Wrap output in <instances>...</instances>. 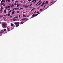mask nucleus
I'll return each mask as SVG.
<instances>
[{"label": "nucleus", "instance_id": "f257e3e1", "mask_svg": "<svg viewBox=\"0 0 63 63\" xmlns=\"http://www.w3.org/2000/svg\"><path fill=\"white\" fill-rule=\"evenodd\" d=\"M7 24L5 23V22H3L2 24V27L3 28H6L7 27Z\"/></svg>", "mask_w": 63, "mask_h": 63}, {"label": "nucleus", "instance_id": "f03ea898", "mask_svg": "<svg viewBox=\"0 0 63 63\" xmlns=\"http://www.w3.org/2000/svg\"><path fill=\"white\" fill-rule=\"evenodd\" d=\"M19 22H15L14 23V24H16V27H18L19 25Z\"/></svg>", "mask_w": 63, "mask_h": 63}, {"label": "nucleus", "instance_id": "7ed1b4c3", "mask_svg": "<svg viewBox=\"0 0 63 63\" xmlns=\"http://www.w3.org/2000/svg\"><path fill=\"white\" fill-rule=\"evenodd\" d=\"M26 19L27 20L26 21H27V19H26V18H23L21 20V21H22V22H23L24 23V22H25H25H23L22 20H23V21H24Z\"/></svg>", "mask_w": 63, "mask_h": 63}, {"label": "nucleus", "instance_id": "20e7f679", "mask_svg": "<svg viewBox=\"0 0 63 63\" xmlns=\"http://www.w3.org/2000/svg\"><path fill=\"white\" fill-rule=\"evenodd\" d=\"M7 30L8 31H10V27H7Z\"/></svg>", "mask_w": 63, "mask_h": 63}, {"label": "nucleus", "instance_id": "39448f33", "mask_svg": "<svg viewBox=\"0 0 63 63\" xmlns=\"http://www.w3.org/2000/svg\"><path fill=\"white\" fill-rule=\"evenodd\" d=\"M4 31H3V30H2L0 31V34H1V33H2L4 32Z\"/></svg>", "mask_w": 63, "mask_h": 63}, {"label": "nucleus", "instance_id": "423d86ee", "mask_svg": "<svg viewBox=\"0 0 63 63\" xmlns=\"http://www.w3.org/2000/svg\"><path fill=\"white\" fill-rule=\"evenodd\" d=\"M15 12L14 11H13L12 13V15H13V14H15Z\"/></svg>", "mask_w": 63, "mask_h": 63}, {"label": "nucleus", "instance_id": "0eeeda50", "mask_svg": "<svg viewBox=\"0 0 63 63\" xmlns=\"http://www.w3.org/2000/svg\"><path fill=\"white\" fill-rule=\"evenodd\" d=\"M29 6V5H28V6H25V8H28V7Z\"/></svg>", "mask_w": 63, "mask_h": 63}, {"label": "nucleus", "instance_id": "6e6552de", "mask_svg": "<svg viewBox=\"0 0 63 63\" xmlns=\"http://www.w3.org/2000/svg\"><path fill=\"white\" fill-rule=\"evenodd\" d=\"M48 1H47L46 2V3H45V4H47V3H48Z\"/></svg>", "mask_w": 63, "mask_h": 63}, {"label": "nucleus", "instance_id": "1a4fd4ad", "mask_svg": "<svg viewBox=\"0 0 63 63\" xmlns=\"http://www.w3.org/2000/svg\"><path fill=\"white\" fill-rule=\"evenodd\" d=\"M18 17V16H16V17H14V18L15 19V18H17Z\"/></svg>", "mask_w": 63, "mask_h": 63}, {"label": "nucleus", "instance_id": "9d476101", "mask_svg": "<svg viewBox=\"0 0 63 63\" xmlns=\"http://www.w3.org/2000/svg\"><path fill=\"white\" fill-rule=\"evenodd\" d=\"M11 25L12 26H14V24H13V23H11Z\"/></svg>", "mask_w": 63, "mask_h": 63}, {"label": "nucleus", "instance_id": "9b49d317", "mask_svg": "<svg viewBox=\"0 0 63 63\" xmlns=\"http://www.w3.org/2000/svg\"><path fill=\"white\" fill-rule=\"evenodd\" d=\"M7 15H8V16H10V15H11V14L10 13L8 14H7Z\"/></svg>", "mask_w": 63, "mask_h": 63}, {"label": "nucleus", "instance_id": "f8f14e48", "mask_svg": "<svg viewBox=\"0 0 63 63\" xmlns=\"http://www.w3.org/2000/svg\"><path fill=\"white\" fill-rule=\"evenodd\" d=\"M15 19L13 18V21H15V20H16V19Z\"/></svg>", "mask_w": 63, "mask_h": 63}, {"label": "nucleus", "instance_id": "ddd939ff", "mask_svg": "<svg viewBox=\"0 0 63 63\" xmlns=\"http://www.w3.org/2000/svg\"><path fill=\"white\" fill-rule=\"evenodd\" d=\"M23 17H24V16H25V17H26V15H23Z\"/></svg>", "mask_w": 63, "mask_h": 63}, {"label": "nucleus", "instance_id": "4468645a", "mask_svg": "<svg viewBox=\"0 0 63 63\" xmlns=\"http://www.w3.org/2000/svg\"><path fill=\"white\" fill-rule=\"evenodd\" d=\"M6 9H5L4 10V13H6Z\"/></svg>", "mask_w": 63, "mask_h": 63}, {"label": "nucleus", "instance_id": "2eb2a0df", "mask_svg": "<svg viewBox=\"0 0 63 63\" xmlns=\"http://www.w3.org/2000/svg\"><path fill=\"white\" fill-rule=\"evenodd\" d=\"M15 10H16H16H18V9H19V8H15Z\"/></svg>", "mask_w": 63, "mask_h": 63}, {"label": "nucleus", "instance_id": "dca6fc26", "mask_svg": "<svg viewBox=\"0 0 63 63\" xmlns=\"http://www.w3.org/2000/svg\"><path fill=\"white\" fill-rule=\"evenodd\" d=\"M12 10H10V11L8 12V13H10L11 12H12Z\"/></svg>", "mask_w": 63, "mask_h": 63}, {"label": "nucleus", "instance_id": "f3484780", "mask_svg": "<svg viewBox=\"0 0 63 63\" xmlns=\"http://www.w3.org/2000/svg\"><path fill=\"white\" fill-rule=\"evenodd\" d=\"M4 0H2L1 2V3H2V2H4Z\"/></svg>", "mask_w": 63, "mask_h": 63}, {"label": "nucleus", "instance_id": "a211bd4d", "mask_svg": "<svg viewBox=\"0 0 63 63\" xmlns=\"http://www.w3.org/2000/svg\"><path fill=\"white\" fill-rule=\"evenodd\" d=\"M38 14H36L35 15V16H38Z\"/></svg>", "mask_w": 63, "mask_h": 63}, {"label": "nucleus", "instance_id": "6ab92c4d", "mask_svg": "<svg viewBox=\"0 0 63 63\" xmlns=\"http://www.w3.org/2000/svg\"><path fill=\"white\" fill-rule=\"evenodd\" d=\"M8 6H6V7H5V9H8Z\"/></svg>", "mask_w": 63, "mask_h": 63}, {"label": "nucleus", "instance_id": "aec40b11", "mask_svg": "<svg viewBox=\"0 0 63 63\" xmlns=\"http://www.w3.org/2000/svg\"><path fill=\"white\" fill-rule=\"evenodd\" d=\"M34 9H35V8H33V9H32L31 11V12H32V11H33V10H34Z\"/></svg>", "mask_w": 63, "mask_h": 63}, {"label": "nucleus", "instance_id": "412c9836", "mask_svg": "<svg viewBox=\"0 0 63 63\" xmlns=\"http://www.w3.org/2000/svg\"><path fill=\"white\" fill-rule=\"evenodd\" d=\"M6 29H4L3 30L4 31H6Z\"/></svg>", "mask_w": 63, "mask_h": 63}, {"label": "nucleus", "instance_id": "4be33fe9", "mask_svg": "<svg viewBox=\"0 0 63 63\" xmlns=\"http://www.w3.org/2000/svg\"><path fill=\"white\" fill-rule=\"evenodd\" d=\"M1 9H2H2H3V8L1 6Z\"/></svg>", "mask_w": 63, "mask_h": 63}, {"label": "nucleus", "instance_id": "5701e85b", "mask_svg": "<svg viewBox=\"0 0 63 63\" xmlns=\"http://www.w3.org/2000/svg\"><path fill=\"white\" fill-rule=\"evenodd\" d=\"M42 4H43V5L44 4H45V2H43V3H42Z\"/></svg>", "mask_w": 63, "mask_h": 63}, {"label": "nucleus", "instance_id": "b1692460", "mask_svg": "<svg viewBox=\"0 0 63 63\" xmlns=\"http://www.w3.org/2000/svg\"><path fill=\"white\" fill-rule=\"evenodd\" d=\"M34 1V3H35L36 2V1H37V0H35Z\"/></svg>", "mask_w": 63, "mask_h": 63}, {"label": "nucleus", "instance_id": "393cba45", "mask_svg": "<svg viewBox=\"0 0 63 63\" xmlns=\"http://www.w3.org/2000/svg\"><path fill=\"white\" fill-rule=\"evenodd\" d=\"M1 5H4V3H2L1 4Z\"/></svg>", "mask_w": 63, "mask_h": 63}, {"label": "nucleus", "instance_id": "a878e982", "mask_svg": "<svg viewBox=\"0 0 63 63\" xmlns=\"http://www.w3.org/2000/svg\"><path fill=\"white\" fill-rule=\"evenodd\" d=\"M14 6V4H12V5L11 7H13V6Z\"/></svg>", "mask_w": 63, "mask_h": 63}, {"label": "nucleus", "instance_id": "bb28decb", "mask_svg": "<svg viewBox=\"0 0 63 63\" xmlns=\"http://www.w3.org/2000/svg\"><path fill=\"white\" fill-rule=\"evenodd\" d=\"M23 9V8H22L20 9L19 10H22V9Z\"/></svg>", "mask_w": 63, "mask_h": 63}, {"label": "nucleus", "instance_id": "cd10ccee", "mask_svg": "<svg viewBox=\"0 0 63 63\" xmlns=\"http://www.w3.org/2000/svg\"><path fill=\"white\" fill-rule=\"evenodd\" d=\"M19 4H17V7H19Z\"/></svg>", "mask_w": 63, "mask_h": 63}, {"label": "nucleus", "instance_id": "c85d7f7f", "mask_svg": "<svg viewBox=\"0 0 63 63\" xmlns=\"http://www.w3.org/2000/svg\"><path fill=\"white\" fill-rule=\"evenodd\" d=\"M35 1V0H33V1H32V2H34Z\"/></svg>", "mask_w": 63, "mask_h": 63}, {"label": "nucleus", "instance_id": "c756f323", "mask_svg": "<svg viewBox=\"0 0 63 63\" xmlns=\"http://www.w3.org/2000/svg\"><path fill=\"white\" fill-rule=\"evenodd\" d=\"M35 16V15H32V16L33 17H34V16Z\"/></svg>", "mask_w": 63, "mask_h": 63}, {"label": "nucleus", "instance_id": "7c9ffc66", "mask_svg": "<svg viewBox=\"0 0 63 63\" xmlns=\"http://www.w3.org/2000/svg\"><path fill=\"white\" fill-rule=\"evenodd\" d=\"M11 5H10V6H8V8H10V7H11Z\"/></svg>", "mask_w": 63, "mask_h": 63}, {"label": "nucleus", "instance_id": "2f4dec72", "mask_svg": "<svg viewBox=\"0 0 63 63\" xmlns=\"http://www.w3.org/2000/svg\"><path fill=\"white\" fill-rule=\"evenodd\" d=\"M29 2H30V1H31V0H28Z\"/></svg>", "mask_w": 63, "mask_h": 63}, {"label": "nucleus", "instance_id": "473e14b6", "mask_svg": "<svg viewBox=\"0 0 63 63\" xmlns=\"http://www.w3.org/2000/svg\"><path fill=\"white\" fill-rule=\"evenodd\" d=\"M46 6H47L46 5H45L44 6V8H45V7H46Z\"/></svg>", "mask_w": 63, "mask_h": 63}, {"label": "nucleus", "instance_id": "72a5a7b5", "mask_svg": "<svg viewBox=\"0 0 63 63\" xmlns=\"http://www.w3.org/2000/svg\"><path fill=\"white\" fill-rule=\"evenodd\" d=\"M39 2H38L37 3L36 5V6H37V5H38V4H39Z\"/></svg>", "mask_w": 63, "mask_h": 63}, {"label": "nucleus", "instance_id": "f704fd0d", "mask_svg": "<svg viewBox=\"0 0 63 63\" xmlns=\"http://www.w3.org/2000/svg\"><path fill=\"white\" fill-rule=\"evenodd\" d=\"M14 5H15V6H16V5H17L16 3H15L14 4Z\"/></svg>", "mask_w": 63, "mask_h": 63}, {"label": "nucleus", "instance_id": "c9c22d12", "mask_svg": "<svg viewBox=\"0 0 63 63\" xmlns=\"http://www.w3.org/2000/svg\"><path fill=\"white\" fill-rule=\"evenodd\" d=\"M21 24H23V22H21Z\"/></svg>", "mask_w": 63, "mask_h": 63}, {"label": "nucleus", "instance_id": "e433bc0d", "mask_svg": "<svg viewBox=\"0 0 63 63\" xmlns=\"http://www.w3.org/2000/svg\"><path fill=\"white\" fill-rule=\"evenodd\" d=\"M8 2H10V0H8Z\"/></svg>", "mask_w": 63, "mask_h": 63}, {"label": "nucleus", "instance_id": "4c0bfd02", "mask_svg": "<svg viewBox=\"0 0 63 63\" xmlns=\"http://www.w3.org/2000/svg\"><path fill=\"white\" fill-rule=\"evenodd\" d=\"M20 2L21 3H22V2H23V1H20Z\"/></svg>", "mask_w": 63, "mask_h": 63}, {"label": "nucleus", "instance_id": "58836bf2", "mask_svg": "<svg viewBox=\"0 0 63 63\" xmlns=\"http://www.w3.org/2000/svg\"><path fill=\"white\" fill-rule=\"evenodd\" d=\"M30 9H31L32 8V7L31 6L29 7Z\"/></svg>", "mask_w": 63, "mask_h": 63}, {"label": "nucleus", "instance_id": "ea45409f", "mask_svg": "<svg viewBox=\"0 0 63 63\" xmlns=\"http://www.w3.org/2000/svg\"><path fill=\"white\" fill-rule=\"evenodd\" d=\"M42 2H40V3H39V4H42Z\"/></svg>", "mask_w": 63, "mask_h": 63}, {"label": "nucleus", "instance_id": "a19ab883", "mask_svg": "<svg viewBox=\"0 0 63 63\" xmlns=\"http://www.w3.org/2000/svg\"><path fill=\"white\" fill-rule=\"evenodd\" d=\"M40 5V3H39V4H38V5L37 6H39V5Z\"/></svg>", "mask_w": 63, "mask_h": 63}, {"label": "nucleus", "instance_id": "79ce46f5", "mask_svg": "<svg viewBox=\"0 0 63 63\" xmlns=\"http://www.w3.org/2000/svg\"><path fill=\"white\" fill-rule=\"evenodd\" d=\"M42 10H43V9H41L40 10V11H42Z\"/></svg>", "mask_w": 63, "mask_h": 63}, {"label": "nucleus", "instance_id": "37998d69", "mask_svg": "<svg viewBox=\"0 0 63 63\" xmlns=\"http://www.w3.org/2000/svg\"><path fill=\"white\" fill-rule=\"evenodd\" d=\"M17 13H19V11H17Z\"/></svg>", "mask_w": 63, "mask_h": 63}, {"label": "nucleus", "instance_id": "c03bdc74", "mask_svg": "<svg viewBox=\"0 0 63 63\" xmlns=\"http://www.w3.org/2000/svg\"><path fill=\"white\" fill-rule=\"evenodd\" d=\"M18 2V1H15V2Z\"/></svg>", "mask_w": 63, "mask_h": 63}, {"label": "nucleus", "instance_id": "a18cd8bd", "mask_svg": "<svg viewBox=\"0 0 63 63\" xmlns=\"http://www.w3.org/2000/svg\"><path fill=\"white\" fill-rule=\"evenodd\" d=\"M5 4H4V5H3V6H5Z\"/></svg>", "mask_w": 63, "mask_h": 63}, {"label": "nucleus", "instance_id": "49530a36", "mask_svg": "<svg viewBox=\"0 0 63 63\" xmlns=\"http://www.w3.org/2000/svg\"><path fill=\"white\" fill-rule=\"evenodd\" d=\"M20 17V15L19 16V17Z\"/></svg>", "mask_w": 63, "mask_h": 63}, {"label": "nucleus", "instance_id": "de8ad7c7", "mask_svg": "<svg viewBox=\"0 0 63 63\" xmlns=\"http://www.w3.org/2000/svg\"><path fill=\"white\" fill-rule=\"evenodd\" d=\"M43 5H44V4H42V5H41V6H43Z\"/></svg>", "mask_w": 63, "mask_h": 63}, {"label": "nucleus", "instance_id": "09e8293b", "mask_svg": "<svg viewBox=\"0 0 63 63\" xmlns=\"http://www.w3.org/2000/svg\"><path fill=\"white\" fill-rule=\"evenodd\" d=\"M2 16H0V17L1 18L2 17Z\"/></svg>", "mask_w": 63, "mask_h": 63}, {"label": "nucleus", "instance_id": "8fccbe9b", "mask_svg": "<svg viewBox=\"0 0 63 63\" xmlns=\"http://www.w3.org/2000/svg\"><path fill=\"white\" fill-rule=\"evenodd\" d=\"M41 1V0H40L39 1V2L40 3Z\"/></svg>", "mask_w": 63, "mask_h": 63}, {"label": "nucleus", "instance_id": "3c124183", "mask_svg": "<svg viewBox=\"0 0 63 63\" xmlns=\"http://www.w3.org/2000/svg\"><path fill=\"white\" fill-rule=\"evenodd\" d=\"M31 6H32V4H31L30 5V7Z\"/></svg>", "mask_w": 63, "mask_h": 63}, {"label": "nucleus", "instance_id": "603ef678", "mask_svg": "<svg viewBox=\"0 0 63 63\" xmlns=\"http://www.w3.org/2000/svg\"><path fill=\"white\" fill-rule=\"evenodd\" d=\"M38 13H39V11H38V12H37V14H38Z\"/></svg>", "mask_w": 63, "mask_h": 63}, {"label": "nucleus", "instance_id": "864d4df0", "mask_svg": "<svg viewBox=\"0 0 63 63\" xmlns=\"http://www.w3.org/2000/svg\"><path fill=\"white\" fill-rule=\"evenodd\" d=\"M12 16H11L10 17H12Z\"/></svg>", "mask_w": 63, "mask_h": 63}, {"label": "nucleus", "instance_id": "5fc2aeb1", "mask_svg": "<svg viewBox=\"0 0 63 63\" xmlns=\"http://www.w3.org/2000/svg\"><path fill=\"white\" fill-rule=\"evenodd\" d=\"M2 11V9H1L0 10V11Z\"/></svg>", "mask_w": 63, "mask_h": 63}, {"label": "nucleus", "instance_id": "6e6d98bb", "mask_svg": "<svg viewBox=\"0 0 63 63\" xmlns=\"http://www.w3.org/2000/svg\"><path fill=\"white\" fill-rule=\"evenodd\" d=\"M11 10V9L10 8L9 9H8V10Z\"/></svg>", "mask_w": 63, "mask_h": 63}, {"label": "nucleus", "instance_id": "4d7b16f0", "mask_svg": "<svg viewBox=\"0 0 63 63\" xmlns=\"http://www.w3.org/2000/svg\"><path fill=\"white\" fill-rule=\"evenodd\" d=\"M48 7H49L48 6L47 8H46V9H47V8H48Z\"/></svg>", "mask_w": 63, "mask_h": 63}, {"label": "nucleus", "instance_id": "13d9d810", "mask_svg": "<svg viewBox=\"0 0 63 63\" xmlns=\"http://www.w3.org/2000/svg\"><path fill=\"white\" fill-rule=\"evenodd\" d=\"M19 6H21L20 4H19Z\"/></svg>", "mask_w": 63, "mask_h": 63}, {"label": "nucleus", "instance_id": "bf43d9fd", "mask_svg": "<svg viewBox=\"0 0 63 63\" xmlns=\"http://www.w3.org/2000/svg\"><path fill=\"white\" fill-rule=\"evenodd\" d=\"M19 24H21V22L19 23Z\"/></svg>", "mask_w": 63, "mask_h": 63}, {"label": "nucleus", "instance_id": "052dcab7", "mask_svg": "<svg viewBox=\"0 0 63 63\" xmlns=\"http://www.w3.org/2000/svg\"><path fill=\"white\" fill-rule=\"evenodd\" d=\"M13 11H14L15 10V9H13Z\"/></svg>", "mask_w": 63, "mask_h": 63}, {"label": "nucleus", "instance_id": "680f3d73", "mask_svg": "<svg viewBox=\"0 0 63 63\" xmlns=\"http://www.w3.org/2000/svg\"><path fill=\"white\" fill-rule=\"evenodd\" d=\"M52 4H52H52H51V5H52Z\"/></svg>", "mask_w": 63, "mask_h": 63}, {"label": "nucleus", "instance_id": "e2e57ef3", "mask_svg": "<svg viewBox=\"0 0 63 63\" xmlns=\"http://www.w3.org/2000/svg\"><path fill=\"white\" fill-rule=\"evenodd\" d=\"M0 13H2V12L1 11L0 12Z\"/></svg>", "mask_w": 63, "mask_h": 63}, {"label": "nucleus", "instance_id": "0e129e2a", "mask_svg": "<svg viewBox=\"0 0 63 63\" xmlns=\"http://www.w3.org/2000/svg\"><path fill=\"white\" fill-rule=\"evenodd\" d=\"M36 12V11H35L34 13H35Z\"/></svg>", "mask_w": 63, "mask_h": 63}, {"label": "nucleus", "instance_id": "69168bd1", "mask_svg": "<svg viewBox=\"0 0 63 63\" xmlns=\"http://www.w3.org/2000/svg\"><path fill=\"white\" fill-rule=\"evenodd\" d=\"M46 4H47V5H48V4L47 3H46Z\"/></svg>", "mask_w": 63, "mask_h": 63}, {"label": "nucleus", "instance_id": "338daca9", "mask_svg": "<svg viewBox=\"0 0 63 63\" xmlns=\"http://www.w3.org/2000/svg\"><path fill=\"white\" fill-rule=\"evenodd\" d=\"M1 22H0V24H1Z\"/></svg>", "mask_w": 63, "mask_h": 63}, {"label": "nucleus", "instance_id": "774afa93", "mask_svg": "<svg viewBox=\"0 0 63 63\" xmlns=\"http://www.w3.org/2000/svg\"><path fill=\"white\" fill-rule=\"evenodd\" d=\"M51 6V4H50L49 5V6Z\"/></svg>", "mask_w": 63, "mask_h": 63}]
</instances>
